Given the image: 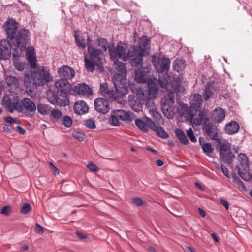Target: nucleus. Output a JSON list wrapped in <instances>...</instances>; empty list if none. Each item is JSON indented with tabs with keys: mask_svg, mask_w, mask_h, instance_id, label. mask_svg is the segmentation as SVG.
<instances>
[{
	"mask_svg": "<svg viewBox=\"0 0 252 252\" xmlns=\"http://www.w3.org/2000/svg\"><path fill=\"white\" fill-rule=\"evenodd\" d=\"M8 41L16 42V20L9 18L3 26Z\"/></svg>",
	"mask_w": 252,
	"mask_h": 252,
	"instance_id": "nucleus-10",
	"label": "nucleus"
},
{
	"mask_svg": "<svg viewBox=\"0 0 252 252\" xmlns=\"http://www.w3.org/2000/svg\"><path fill=\"white\" fill-rule=\"evenodd\" d=\"M87 51L89 54L90 58L96 61L98 63L102 64L104 54L102 50L96 48L94 46L91 47L89 45L88 46Z\"/></svg>",
	"mask_w": 252,
	"mask_h": 252,
	"instance_id": "nucleus-17",
	"label": "nucleus"
},
{
	"mask_svg": "<svg viewBox=\"0 0 252 252\" xmlns=\"http://www.w3.org/2000/svg\"><path fill=\"white\" fill-rule=\"evenodd\" d=\"M73 87L72 85L66 79H59L55 82V89L54 92L59 94L60 96L65 97L67 96L68 93L72 94Z\"/></svg>",
	"mask_w": 252,
	"mask_h": 252,
	"instance_id": "nucleus-7",
	"label": "nucleus"
},
{
	"mask_svg": "<svg viewBox=\"0 0 252 252\" xmlns=\"http://www.w3.org/2000/svg\"><path fill=\"white\" fill-rule=\"evenodd\" d=\"M76 93L79 95L90 96L92 94V89L85 83L78 84L73 88V93Z\"/></svg>",
	"mask_w": 252,
	"mask_h": 252,
	"instance_id": "nucleus-19",
	"label": "nucleus"
},
{
	"mask_svg": "<svg viewBox=\"0 0 252 252\" xmlns=\"http://www.w3.org/2000/svg\"><path fill=\"white\" fill-rule=\"evenodd\" d=\"M134 79L138 83H148L149 80L153 79L150 77V72L145 68L135 70Z\"/></svg>",
	"mask_w": 252,
	"mask_h": 252,
	"instance_id": "nucleus-15",
	"label": "nucleus"
},
{
	"mask_svg": "<svg viewBox=\"0 0 252 252\" xmlns=\"http://www.w3.org/2000/svg\"><path fill=\"white\" fill-rule=\"evenodd\" d=\"M206 86H208L211 90L213 89L214 90H217L218 88L217 83L215 81L208 82L206 84Z\"/></svg>",
	"mask_w": 252,
	"mask_h": 252,
	"instance_id": "nucleus-56",
	"label": "nucleus"
},
{
	"mask_svg": "<svg viewBox=\"0 0 252 252\" xmlns=\"http://www.w3.org/2000/svg\"><path fill=\"white\" fill-rule=\"evenodd\" d=\"M84 125L87 128L89 129H93L96 127L95 121L94 118L86 120Z\"/></svg>",
	"mask_w": 252,
	"mask_h": 252,
	"instance_id": "nucleus-46",
	"label": "nucleus"
},
{
	"mask_svg": "<svg viewBox=\"0 0 252 252\" xmlns=\"http://www.w3.org/2000/svg\"><path fill=\"white\" fill-rule=\"evenodd\" d=\"M239 128V125L237 122L231 121L226 125L225 131L227 134L232 135L237 132Z\"/></svg>",
	"mask_w": 252,
	"mask_h": 252,
	"instance_id": "nucleus-23",
	"label": "nucleus"
},
{
	"mask_svg": "<svg viewBox=\"0 0 252 252\" xmlns=\"http://www.w3.org/2000/svg\"><path fill=\"white\" fill-rule=\"evenodd\" d=\"M185 63V60L177 58L174 61L173 63L174 70L178 72H180L184 68Z\"/></svg>",
	"mask_w": 252,
	"mask_h": 252,
	"instance_id": "nucleus-37",
	"label": "nucleus"
},
{
	"mask_svg": "<svg viewBox=\"0 0 252 252\" xmlns=\"http://www.w3.org/2000/svg\"><path fill=\"white\" fill-rule=\"evenodd\" d=\"M5 82L9 87L8 92L10 91H15L16 90V78L13 76H6Z\"/></svg>",
	"mask_w": 252,
	"mask_h": 252,
	"instance_id": "nucleus-39",
	"label": "nucleus"
},
{
	"mask_svg": "<svg viewBox=\"0 0 252 252\" xmlns=\"http://www.w3.org/2000/svg\"><path fill=\"white\" fill-rule=\"evenodd\" d=\"M77 32L75 31L74 36L75 40V44L79 48H81L82 49H85L87 47V44H86V39L84 36L78 35Z\"/></svg>",
	"mask_w": 252,
	"mask_h": 252,
	"instance_id": "nucleus-29",
	"label": "nucleus"
},
{
	"mask_svg": "<svg viewBox=\"0 0 252 252\" xmlns=\"http://www.w3.org/2000/svg\"><path fill=\"white\" fill-rule=\"evenodd\" d=\"M30 32L25 28H22L17 34V50L22 46V49H25V45H29L30 42Z\"/></svg>",
	"mask_w": 252,
	"mask_h": 252,
	"instance_id": "nucleus-11",
	"label": "nucleus"
},
{
	"mask_svg": "<svg viewBox=\"0 0 252 252\" xmlns=\"http://www.w3.org/2000/svg\"><path fill=\"white\" fill-rule=\"evenodd\" d=\"M208 112V110L206 109H203L200 110L199 109L198 111L197 112V117L194 118V116L191 118L190 117V121L191 123H192L196 126H200L201 124H203L206 121V119H207V120L209 121V118L207 117V113Z\"/></svg>",
	"mask_w": 252,
	"mask_h": 252,
	"instance_id": "nucleus-18",
	"label": "nucleus"
},
{
	"mask_svg": "<svg viewBox=\"0 0 252 252\" xmlns=\"http://www.w3.org/2000/svg\"><path fill=\"white\" fill-rule=\"evenodd\" d=\"M236 185L237 186V188L241 191H244L246 190V188L244 183L241 180L239 181H238L237 183H236Z\"/></svg>",
	"mask_w": 252,
	"mask_h": 252,
	"instance_id": "nucleus-60",
	"label": "nucleus"
},
{
	"mask_svg": "<svg viewBox=\"0 0 252 252\" xmlns=\"http://www.w3.org/2000/svg\"><path fill=\"white\" fill-rule=\"evenodd\" d=\"M215 141L217 143V148L219 149V154L221 152H227L231 149V144L227 140L223 142L220 138H218Z\"/></svg>",
	"mask_w": 252,
	"mask_h": 252,
	"instance_id": "nucleus-25",
	"label": "nucleus"
},
{
	"mask_svg": "<svg viewBox=\"0 0 252 252\" xmlns=\"http://www.w3.org/2000/svg\"><path fill=\"white\" fill-rule=\"evenodd\" d=\"M13 212V210L11 208V206L9 205H6L3 206L0 211V213L1 214L9 216L11 215L12 213Z\"/></svg>",
	"mask_w": 252,
	"mask_h": 252,
	"instance_id": "nucleus-44",
	"label": "nucleus"
},
{
	"mask_svg": "<svg viewBox=\"0 0 252 252\" xmlns=\"http://www.w3.org/2000/svg\"><path fill=\"white\" fill-rule=\"evenodd\" d=\"M225 118V112L221 108L215 109L212 114V119L216 123H221Z\"/></svg>",
	"mask_w": 252,
	"mask_h": 252,
	"instance_id": "nucleus-24",
	"label": "nucleus"
},
{
	"mask_svg": "<svg viewBox=\"0 0 252 252\" xmlns=\"http://www.w3.org/2000/svg\"><path fill=\"white\" fill-rule=\"evenodd\" d=\"M187 134L192 142L195 143L197 142V139L191 128H189V129L187 130Z\"/></svg>",
	"mask_w": 252,
	"mask_h": 252,
	"instance_id": "nucleus-52",
	"label": "nucleus"
},
{
	"mask_svg": "<svg viewBox=\"0 0 252 252\" xmlns=\"http://www.w3.org/2000/svg\"><path fill=\"white\" fill-rule=\"evenodd\" d=\"M213 92L208 87L206 86V84L205 86L204 90L203 96L205 100H208L213 94Z\"/></svg>",
	"mask_w": 252,
	"mask_h": 252,
	"instance_id": "nucleus-50",
	"label": "nucleus"
},
{
	"mask_svg": "<svg viewBox=\"0 0 252 252\" xmlns=\"http://www.w3.org/2000/svg\"><path fill=\"white\" fill-rule=\"evenodd\" d=\"M4 120L10 124H13L15 123H16V120L15 119H13L11 118L10 116L6 117L4 118Z\"/></svg>",
	"mask_w": 252,
	"mask_h": 252,
	"instance_id": "nucleus-62",
	"label": "nucleus"
},
{
	"mask_svg": "<svg viewBox=\"0 0 252 252\" xmlns=\"http://www.w3.org/2000/svg\"><path fill=\"white\" fill-rule=\"evenodd\" d=\"M238 159L240 162V164L244 168H249V159L247 155L241 153L238 155Z\"/></svg>",
	"mask_w": 252,
	"mask_h": 252,
	"instance_id": "nucleus-38",
	"label": "nucleus"
},
{
	"mask_svg": "<svg viewBox=\"0 0 252 252\" xmlns=\"http://www.w3.org/2000/svg\"><path fill=\"white\" fill-rule=\"evenodd\" d=\"M60 95L59 94H57L56 92H54L53 94V97L54 99L52 102V103H57L59 106L61 107H65L67 106L69 103V100L67 98V96L65 97H63V99H61L60 98Z\"/></svg>",
	"mask_w": 252,
	"mask_h": 252,
	"instance_id": "nucleus-28",
	"label": "nucleus"
},
{
	"mask_svg": "<svg viewBox=\"0 0 252 252\" xmlns=\"http://www.w3.org/2000/svg\"><path fill=\"white\" fill-rule=\"evenodd\" d=\"M18 97L17 96V111L22 113L27 117L32 118L36 110L35 103L30 98H24L19 104Z\"/></svg>",
	"mask_w": 252,
	"mask_h": 252,
	"instance_id": "nucleus-4",
	"label": "nucleus"
},
{
	"mask_svg": "<svg viewBox=\"0 0 252 252\" xmlns=\"http://www.w3.org/2000/svg\"><path fill=\"white\" fill-rule=\"evenodd\" d=\"M96 42L97 45L101 48V49L103 50L104 52H106L108 49L109 50V48H112V45H110L109 44L107 39L105 38H97L96 39Z\"/></svg>",
	"mask_w": 252,
	"mask_h": 252,
	"instance_id": "nucleus-33",
	"label": "nucleus"
},
{
	"mask_svg": "<svg viewBox=\"0 0 252 252\" xmlns=\"http://www.w3.org/2000/svg\"><path fill=\"white\" fill-rule=\"evenodd\" d=\"M117 115L118 114L116 113V110L112 111L108 119V122L111 125L115 126H120L121 124L119 120L120 118Z\"/></svg>",
	"mask_w": 252,
	"mask_h": 252,
	"instance_id": "nucleus-32",
	"label": "nucleus"
},
{
	"mask_svg": "<svg viewBox=\"0 0 252 252\" xmlns=\"http://www.w3.org/2000/svg\"><path fill=\"white\" fill-rule=\"evenodd\" d=\"M74 110L77 115H82L88 112L89 107L85 101L80 100L74 103Z\"/></svg>",
	"mask_w": 252,
	"mask_h": 252,
	"instance_id": "nucleus-20",
	"label": "nucleus"
},
{
	"mask_svg": "<svg viewBox=\"0 0 252 252\" xmlns=\"http://www.w3.org/2000/svg\"><path fill=\"white\" fill-rule=\"evenodd\" d=\"M145 50L140 46H131L127 51V60H129V58L138 57L139 53H141L142 56H144Z\"/></svg>",
	"mask_w": 252,
	"mask_h": 252,
	"instance_id": "nucleus-21",
	"label": "nucleus"
},
{
	"mask_svg": "<svg viewBox=\"0 0 252 252\" xmlns=\"http://www.w3.org/2000/svg\"><path fill=\"white\" fill-rule=\"evenodd\" d=\"M84 62L86 69L87 71L91 72L94 71L96 65L100 66L101 65L100 63H98L96 61L91 58H88L87 55H85Z\"/></svg>",
	"mask_w": 252,
	"mask_h": 252,
	"instance_id": "nucleus-26",
	"label": "nucleus"
},
{
	"mask_svg": "<svg viewBox=\"0 0 252 252\" xmlns=\"http://www.w3.org/2000/svg\"><path fill=\"white\" fill-rule=\"evenodd\" d=\"M220 154V158L225 164H231L233 163L235 158V155L231 149L227 152H221Z\"/></svg>",
	"mask_w": 252,
	"mask_h": 252,
	"instance_id": "nucleus-22",
	"label": "nucleus"
},
{
	"mask_svg": "<svg viewBox=\"0 0 252 252\" xmlns=\"http://www.w3.org/2000/svg\"><path fill=\"white\" fill-rule=\"evenodd\" d=\"M202 130L204 134L208 136L210 139L215 140L218 137V128L212 122L208 121L207 119L203 123Z\"/></svg>",
	"mask_w": 252,
	"mask_h": 252,
	"instance_id": "nucleus-12",
	"label": "nucleus"
},
{
	"mask_svg": "<svg viewBox=\"0 0 252 252\" xmlns=\"http://www.w3.org/2000/svg\"><path fill=\"white\" fill-rule=\"evenodd\" d=\"M191 101L192 103L190 106V110L188 114L191 117V118L192 119V118L197 114V112L198 111L199 109H201L203 99L201 94L199 93H195Z\"/></svg>",
	"mask_w": 252,
	"mask_h": 252,
	"instance_id": "nucleus-13",
	"label": "nucleus"
},
{
	"mask_svg": "<svg viewBox=\"0 0 252 252\" xmlns=\"http://www.w3.org/2000/svg\"><path fill=\"white\" fill-rule=\"evenodd\" d=\"M63 124L64 126L67 127L69 128L71 126L72 124V120L71 118L69 116H65L63 118Z\"/></svg>",
	"mask_w": 252,
	"mask_h": 252,
	"instance_id": "nucleus-49",
	"label": "nucleus"
},
{
	"mask_svg": "<svg viewBox=\"0 0 252 252\" xmlns=\"http://www.w3.org/2000/svg\"><path fill=\"white\" fill-rule=\"evenodd\" d=\"M135 125L137 127L144 133H147L149 131L145 122L138 118L135 120Z\"/></svg>",
	"mask_w": 252,
	"mask_h": 252,
	"instance_id": "nucleus-40",
	"label": "nucleus"
},
{
	"mask_svg": "<svg viewBox=\"0 0 252 252\" xmlns=\"http://www.w3.org/2000/svg\"><path fill=\"white\" fill-rule=\"evenodd\" d=\"M25 45V49H22V46L17 50V58L22 56L23 52H26L27 60L29 63L31 67L34 69H31L28 73H25L24 77V85L28 93H32L37 86H42L50 81V74L47 70V67L43 66L37 65V59L35 49L33 46Z\"/></svg>",
	"mask_w": 252,
	"mask_h": 252,
	"instance_id": "nucleus-1",
	"label": "nucleus"
},
{
	"mask_svg": "<svg viewBox=\"0 0 252 252\" xmlns=\"http://www.w3.org/2000/svg\"><path fill=\"white\" fill-rule=\"evenodd\" d=\"M239 176L245 181H249L250 180L252 177V174H246L243 172H241L239 173Z\"/></svg>",
	"mask_w": 252,
	"mask_h": 252,
	"instance_id": "nucleus-55",
	"label": "nucleus"
},
{
	"mask_svg": "<svg viewBox=\"0 0 252 252\" xmlns=\"http://www.w3.org/2000/svg\"><path fill=\"white\" fill-rule=\"evenodd\" d=\"M31 205L29 203H25L20 209L22 214H27L31 210Z\"/></svg>",
	"mask_w": 252,
	"mask_h": 252,
	"instance_id": "nucleus-51",
	"label": "nucleus"
},
{
	"mask_svg": "<svg viewBox=\"0 0 252 252\" xmlns=\"http://www.w3.org/2000/svg\"><path fill=\"white\" fill-rule=\"evenodd\" d=\"M95 110L98 113L106 114L110 110L108 101L104 98H97L94 100Z\"/></svg>",
	"mask_w": 252,
	"mask_h": 252,
	"instance_id": "nucleus-14",
	"label": "nucleus"
},
{
	"mask_svg": "<svg viewBox=\"0 0 252 252\" xmlns=\"http://www.w3.org/2000/svg\"><path fill=\"white\" fill-rule=\"evenodd\" d=\"M87 167L91 171L93 172H97L99 170V168L97 167L95 164L93 162H89L87 165Z\"/></svg>",
	"mask_w": 252,
	"mask_h": 252,
	"instance_id": "nucleus-54",
	"label": "nucleus"
},
{
	"mask_svg": "<svg viewBox=\"0 0 252 252\" xmlns=\"http://www.w3.org/2000/svg\"><path fill=\"white\" fill-rule=\"evenodd\" d=\"M36 108L38 112L41 115H47L50 113L52 108L49 105L43 103H38Z\"/></svg>",
	"mask_w": 252,
	"mask_h": 252,
	"instance_id": "nucleus-34",
	"label": "nucleus"
},
{
	"mask_svg": "<svg viewBox=\"0 0 252 252\" xmlns=\"http://www.w3.org/2000/svg\"><path fill=\"white\" fill-rule=\"evenodd\" d=\"M72 136L79 141H83L86 138L84 133L80 131H74L72 133Z\"/></svg>",
	"mask_w": 252,
	"mask_h": 252,
	"instance_id": "nucleus-48",
	"label": "nucleus"
},
{
	"mask_svg": "<svg viewBox=\"0 0 252 252\" xmlns=\"http://www.w3.org/2000/svg\"><path fill=\"white\" fill-rule=\"evenodd\" d=\"M152 64L157 72H168L170 65V60L168 58L163 56L160 59L156 56H153Z\"/></svg>",
	"mask_w": 252,
	"mask_h": 252,
	"instance_id": "nucleus-8",
	"label": "nucleus"
},
{
	"mask_svg": "<svg viewBox=\"0 0 252 252\" xmlns=\"http://www.w3.org/2000/svg\"><path fill=\"white\" fill-rule=\"evenodd\" d=\"M58 74L60 77V79L68 80L74 77L75 71L72 68L67 65H63L58 69Z\"/></svg>",
	"mask_w": 252,
	"mask_h": 252,
	"instance_id": "nucleus-16",
	"label": "nucleus"
},
{
	"mask_svg": "<svg viewBox=\"0 0 252 252\" xmlns=\"http://www.w3.org/2000/svg\"><path fill=\"white\" fill-rule=\"evenodd\" d=\"M166 97H162L161 100V107L163 114H166L171 111V108L173 106L168 101Z\"/></svg>",
	"mask_w": 252,
	"mask_h": 252,
	"instance_id": "nucleus-35",
	"label": "nucleus"
},
{
	"mask_svg": "<svg viewBox=\"0 0 252 252\" xmlns=\"http://www.w3.org/2000/svg\"><path fill=\"white\" fill-rule=\"evenodd\" d=\"M152 115L154 118L157 119H159L162 117L161 115L156 110L152 111Z\"/></svg>",
	"mask_w": 252,
	"mask_h": 252,
	"instance_id": "nucleus-64",
	"label": "nucleus"
},
{
	"mask_svg": "<svg viewBox=\"0 0 252 252\" xmlns=\"http://www.w3.org/2000/svg\"><path fill=\"white\" fill-rule=\"evenodd\" d=\"M116 113L118 114L117 116L119 117L120 119L123 121L130 122L133 120L130 115L131 113L129 112L122 109H118L116 110Z\"/></svg>",
	"mask_w": 252,
	"mask_h": 252,
	"instance_id": "nucleus-30",
	"label": "nucleus"
},
{
	"mask_svg": "<svg viewBox=\"0 0 252 252\" xmlns=\"http://www.w3.org/2000/svg\"><path fill=\"white\" fill-rule=\"evenodd\" d=\"M156 82L157 84L159 85L161 88L168 89L170 84L166 78L161 79L159 77L158 79H156Z\"/></svg>",
	"mask_w": 252,
	"mask_h": 252,
	"instance_id": "nucleus-41",
	"label": "nucleus"
},
{
	"mask_svg": "<svg viewBox=\"0 0 252 252\" xmlns=\"http://www.w3.org/2000/svg\"><path fill=\"white\" fill-rule=\"evenodd\" d=\"M35 232L39 234H42L44 232V228L39 225L38 223L35 224Z\"/></svg>",
	"mask_w": 252,
	"mask_h": 252,
	"instance_id": "nucleus-57",
	"label": "nucleus"
},
{
	"mask_svg": "<svg viewBox=\"0 0 252 252\" xmlns=\"http://www.w3.org/2000/svg\"><path fill=\"white\" fill-rule=\"evenodd\" d=\"M13 50V65L16 66V57L14 53L16 50V43L13 41L7 40H1L0 41V59H9L11 55V50Z\"/></svg>",
	"mask_w": 252,
	"mask_h": 252,
	"instance_id": "nucleus-5",
	"label": "nucleus"
},
{
	"mask_svg": "<svg viewBox=\"0 0 252 252\" xmlns=\"http://www.w3.org/2000/svg\"><path fill=\"white\" fill-rule=\"evenodd\" d=\"M221 170L223 174L227 177L229 178V175L228 173V169L224 165L221 166Z\"/></svg>",
	"mask_w": 252,
	"mask_h": 252,
	"instance_id": "nucleus-63",
	"label": "nucleus"
},
{
	"mask_svg": "<svg viewBox=\"0 0 252 252\" xmlns=\"http://www.w3.org/2000/svg\"><path fill=\"white\" fill-rule=\"evenodd\" d=\"M100 92L104 96L108 95L110 98H113L115 97L114 91L112 89L111 90L108 88V84L106 82H103L100 84Z\"/></svg>",
	"mask_w": 252,
	"mask_h": 252,
	"instance_id": "nucleus-27",
	"label": "nucleus"
},
{
	"mask_svg": "<svg viewBox=\"0 0 252 252\" xmlns=\"http://www.w3.org/2000/svg\"><path fill=\"white\" fill-rule=\"evenodd\" d=\"M141 53H139L138 57H132L129 63L133 67H141L143 64V58Z\"/></svg>",
	"mask_w": 252,
	"mask_h": 252,
	"instance_id": "nucleus-36",
	"label": "nucleus"
},
{
	"mask_svg": "<svg viewBox=\"0 0 252 252\" xmlns=\"http://www.w3.org/2000/svg\"><path fill=\"white\" fill-rule=\"evenodd\" d=\"M163 97H166L167 101H168L172 105L174 104V95L172 94H169L167 95H165Z\"/></svg>",
	"mask_w": 252,
	"mask_h": 252,
	"instance_id": "nucleus-58",
	"label": "nucleus"
},
{
	"mask_svg": "<svg viewBox=\"0 0 252 252\" xmlns=\"http://www.w3.org/2000/svg\"><path fill=\"white\" fill-rule=\"evenodd\" d=\"M175 133L182 144L185 145H187L189 144V142L188 139L185 132L181 129L176 128L175 130Z\"/></svg>",
	"mask_w": 252,
	"mask_h": 252,
	"instance_id": "nucleus-31",
	"label": "nucleus"
},
{
	"mask_svg": "<svg viewBox=\"0 0 252 252\" xmlns=\"http://www.w3.org/2000/svg\"><path fill=\"white\" fill-rule=\"evenodd\" d=\"M51 118L52 117L55 119L56 120H59L61 119L62 116V112L58 109H54L53 110H51Z\"/></svg>",
	"mask_w": 252,
	"mask_h": 252,
	"instance_id": "nucleus-47",
	"label": "nucleus"
},
{
	"mask_svg": "<svg viewBox=\"0 0 252 252\" xmlns=\"http://www.w3.org/2000/svg\"><path fill=\"white\" fill-rule=\"evenodd\" d=\"M123 45H127V44L120 41L117 43L115 48L113 44L112 48H109L108 53L111 60L118 61V60L120 59L124 61H127V52L123 46Z\"/></svg>",
	"mask_w": 252,
	"mask_h": 252,
	"instance_id": "nucleus-6",
	"label": "nucleus"
},
{
	"mask_svg": "<svg viewBox=\"0 0 252 252\" xmlns=\"http://www.w3.org/2000/svg\"><path fill=\"white\" fill-rule=\"evenodd\" d=\"M202 148L204 153H212L214 151V148L212 147L210 143L207 142L205 144H203Z\"/></svg>",
	"mask_w": 252,
	"mask_h": 252,
	"instance_id": "nucleus-45",
	"label": "nucleus"
},
{
	"mask_svg": "<svg viewBox=\"0 0 252 252\" xmlns=\"http://www.w3.org/2000/svg\"><path fill=\"white\" fill-rule=\"evenodd\" d=\"M151 130L156 132L158 130V127L160 126H157L154 122H153L151 124L148 125V126Z\"/></svg>",
	"mask_w": 252,
	"mask_h": 252,
	"instance_id": "nucleus-61",
	"label": "nucleus"
},
{
	"mask_svg": "<svg viewBox=\"0 0 252 252\" xmlns=\"http://www.w3.org/2000/svg\"><path fill=\"white\" fill-rule=\"evenodd\" d=\"M156 133L157 136L162 139H166L169 137L168 133L160 126L158 127V130L156 131Z\"/></svg>",
	"mask_w": 252,
	"mask_h": 252,
	"instance_id": "nucleus-42",
	"label": "nucleus"
},
{
	"mask_svg": "<svg viewBox=\"0 0 252 252\" xmlns=\"http://www.w3.org/2000/svg\"><path fill=\"white\" fill-rule=\"evenodd\" d=\"M26 66H28V65L26 64L25 63H18L17 62V70L22 71L25 69Z\"/></svg>",
	"mask_w": 252,
	"mask_h": 252,
	"instance_id": "nucleus-59",
	"label": "nucleus"
},
{
	"mask_svg": "<svg viewBox=\"0 0 252 252\" xmlns=\"http://www.w3.org/2000/svg\"><path fill=\"white\" fill-rule=\"evenodd\" d=\"M150 38H149L148 36H143L142 37H141L140 39L139 45L138 46H140L144 49H146L148 45H150Z\"/></svg>",
	"mask_w": 252,
	"mask_h": 252,
	"instance_id": "nucleus-43",
	"label": "nucleus"
},
{
	"mask_svg": "<svg viewBox=\"0 0 252 252\" xmlns=\"http://www.w3.org/2000/svg\"><path fill=\"white\" fill-rule=\"evenodd\" d=\"M2 105L10 113L16 110V93L11 90L8 92L3 96Z\"/></svg>",
	"mask_w": 252,
	"mask_h": 252,
	"instance_id": "nucleus-9",
	"label": "nucleus"
},
{
	"mask_svg": "<svg viewBox=\"0 0 252 252\" xmlns=\"http://www.w3.org/2000/svg\"><path fill=\"white\" fill-rule=\"evenodd\" d=\"M156 78L150 79L148 81V92L147 90L145 93L143 90L140 89V93H137V96L141 100L142 103L147 105L150 102V99H155L157 98L158 94V85L156 82Z\"/></svg>",
	"mask_w": 252,
	"mask_h": 252,
	"instance_id": "nucleus-3",
	"label": "nucleus"
},
{
	"mask_svg": "<svg viewBox=\"0 0 252 252\" xmlns=\"http://www.w3.org/2000/svg\"><path fill=\"white\" fill-rule=\"evenodd\" d=\"M116 65V70L120 72L113 75L112 81L115 88V91L118 94L117 96L124 95L128 91V86L126 83L127 70L125 64L118 60V61L112 60Z\"/></svg>",
	"mask_w": 252,
	"mask_h": 252,
	"instance_id": "nucleus-2",
	"label": "nucleus"
},
{
	"mask_svg": "<svg viewBox=\"0 0 252 252\" xmlns=\"http://www.w3.org/2000/svg\"><path fill=\"white\" fill-rule=\"evenodd\" d=\"M131 202L137 206H141L145 204V202L140 198L136 197L132 198Z\"/></svg>",
	"mask_w": 252,
	"mask_h": 252,
	"instance_id": "nucleus-53",
	"label": "nucleus"
}]
</instances>
